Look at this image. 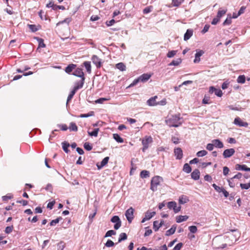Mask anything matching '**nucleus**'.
Instances as JSON below:
<instances>
[{
  "label": "nucleus",
  "mask_w": 250,
  "mask_h": 250,
  "mask_svg": "<svg viewBox=\"0 0 250 250\" xmlns=\"http://www.w3.org/2000/svg\"><path fill=\"white\" fill-rule=\"evenodd\" d=\"M180 114L171 115L166 120V124L170 127H178L180 126L182 122L181 121Z\"/></svg>",
  "instance_id": "nucleus-1"
},
{
  "label": "nucleus",
  "mask_w": 250,
  "mask_h": 250,
  "mask_svg": "<svg viewBox=\"0 0 250 250\" xmlns=\"http://www.w3.org/2000/svg\"><path fill=\"white\" fill-rule=\"evenodd\" d=\"M163 178L159 176H155L153 177L151 181L150 189L153 191H156L157 187L160 185Z\"/></svg>",
  "instance_id": "nucleus-2"
},
{
  "label": "nucleus",
  "mask_w": 250,
  "mask_h": 250,
  "mask_svg": "<svg viewBox=\"0 0 250 250\" xmlns=\"http://www.w3.org/2000/svg\"><path fill=\"white\" fill-rule=\"evenodd\" d=\"M153 142L152 138L151 136H145L142 140V143L143 146L142 151L145 152L148 148L149 145Z\"/></svg>",
  "instance_id": "nucleus-3"
},
{
  "label": "nucleus",
  "mask_w": 250,
  "mask_h": 250,
  "mask_svg": "<svg viewBox=\"0 0 250 250\" xmlns=\"http://www.w3.org/2000/svg\"><path fill=\"white\" fill-rule=\"evenodd\" d=\"M111 222L115 223L114 229L116 230L118 229L121 226L122 222L119 217L117 215L113 216L111 219Z\"/></svg>",
  "instance_id": "nucleus-4"
},
{
  "label": "nucleus",
  "mask_w": 250,
  "mask_h": 250,
  "mask_svg": "<svg viewBox=\"0 0 250 250\" xmlns=\"http://www.w3.org/2000/svg\"><path fill=\"white\" fill-rule=\"evenodd\" d=\"M134 209L132 207L129 208L127 210H126L125 213V215L126 217V219L128 222L130 223H131L132 220L134 218Z\"/></svg>",
  "instance_id": "nucleus-5"
},
{
  "label": "nucleus",
  "mask_w": 250,
  "mask_h": 250,
  "mask_svg": "<svg viewBox=\"0 0 250 250\" xmlns=\"http://www.w3.org/2000/svg\"><path fill=\"white\" fill-rule=\"evenodd\" d=\"M233 124L236 125H238L240 127L244 126V127H248V123L247 122H243L239 117H237L235 118Z\"/></svg>",
  "instance_id": "nucleus-6"
},
{
  "label": "nucleus",
  "mask_w": 250,
  "mask_h": 250,
  "mask_svg": "<svg viewBox=\"0 0 250 250\" xmlns=\"http://www.w3.org/2000/svg\"><path fill=\"white\" fill-rule=\"evenodd\" d=\"M235 152L234 148L225 149L223 153V157L225 158H229L235 153Z\"/></svg>",
  "instance_id": "nucleus-7"
},
{
  "label": "nucleus",
  "mask_w": 250,
  "mask_h": 250,
  "mask_svg": "<svg viewBox=\"0 0 250 250\" xmlns=\"http://www.w3.org/2000/svg\"><path fill=\"white\" fill-rule=\"evenodd\" d=\"M156 214L155 211L149 212L147 211L145 213V217L142 219L141 222L144 223L146 221L150 219L152 217H153Z\"/></svg>",
  "instance_id": "nucleus-8"
},
{
  "label": "nucleus",
  "mask_w": 250,
  "mask_h": 250,
  "mask_svg": "<svg viewBox=\"0 0 250 250\" xmlns=\"http://www.w3.org/2000/svg\"><path fill=\"white\" fill-rule=\"evenodd\" d=\"M73 75L78 77H80L82 79L85 78L84 76V73L82 68H77L75 69L74 72L73 73Z\"/></svg>",
  "instance_id": "nucleus-9"
},
{
  "label": "nucleus",
  "mask_w": 250,
  "mask_h": 250,
  "mask_svg": "<svg viewBox=\"0 0 250 250\" xmlns=\"http://www.w3.org/2000/svg\"><path fill=\"white\" fill-rule=\"evenodd\" d=\"M175 155L177 159L180 160L183 157V151L181 148L178 147L174 149Z\"/></svg>",
  "instance_id": "nucleus-10"
},
{
  "label": "nucleus",
  "mask_w": 250,
  "mask_h": 250,
  "mask_svg": "<svg viewBox=\"0 0 250 250\" xmlns=\"http://www.w3.org/2000/svg\"><path fill=\"white\" fill-rule=\"evenodd\" d=\"M92 61L94 64L96 65L97 67L101 66V60L96 55H93L92 57Z\"/></svg>",
  "instance_id": "nucleus-11"
},
{
  "label": "nucleus",
  "mask_w": 250,
  "mask_h": 250,
  "mask_svg": "<svg viewBox=\"0 0 250 250\" xmlns=\"http://www.w3.org/2000/svg\"><path fill=\"white\" fill-rule=\"evenodd\" d=\"M214 147L221 148L224 147L223 143L219 139H214L211 141Z\"/></svg>",
  "instance_id": "nucleus-12"
},
{
  "label": "nucleus",
  "mask_w": 250,
  "mask_h": 250,
  "mask_svg": "<svg viewBox=\"0 0 250 250\" xmlns=\"http://www.w3.org/2000/svg\"><path fill=\"white\" fill-rule=\"evenodd\" d=\"M200 172L197 169L194 170L191 174V178L194 180H198L200 178Z\"/></svg>",
  "instance_id": "nucleus-13"
},
{
  "label": "nucleus",
  "mask_w": 250,
  "mask_h": 250,
  "mask_svg": "<svg viewBox=\"0 0 250 250\" xmlns=\"http://www.w3.org/2000/svg\"><path fill=\"white\" fill-rule=\"evenodd\" d=\"M236 170H244L246 171H250V168L248 167L245 165H239L237 164L236 165L235 167Z\"/></svg>",
  "instance_id": "nucleus-14"
},
{
  "label": "nucleus",
  "mask_w": 250,
  "mask_h": 250,
  "mask_svg": "<svg viewBox=\"0 0 250 250\" xmlns=\"http://www.w3.org/2000/svg\"><path fill=\"white\" fill-rule=\"evenodd\" d=\"M193 30L191 29H188L187 30L186 33L184 35V39L185 41H187L190 39V38L193 35Z\"/></svg>",
  "instance_id": "nucleus-15"
},
{
  "label": "nucleus",
  "mask_w": 250,
  "mask_h": 250,
  "mask_svg": "<svg viewBox=\"0 0 250 250\" xmlns=\"http://www.w3.org/2000/svg\"><path fill=\"white\" fill-rule=\"evenodd\" d=\"M157 98V96H155L153 97H151L149 100H147V103L150 106H154L158 104H157L156 102V99Z\"/></svg>",
  "instance_id": "nucleus-16"
},
{
  "label": "nucleus",
  "mask_w": 250,
  "mask_h": 250,
  "mask_svg": "<svg viewBox=\"0 0 250 250\" xmlns=\"http://www.w3.org/2000/svg\"><path fill=\"white\" fill-rule=\"evenodd\" d=\"M78 90V87H74L73 89L71 91L70 93L69 94L67 99V102H66V105L68 104V103L69 101H70L72 98L73 97L74 95L76 93V91Z\"/></svg>",
  "instance_id": "nucleus-17"
},
{
  "label": "nucleus",
  "mask_w": 250,
  "mask_h": 250,
  "mask_svg": "<svg viewBox=\"0 0 250 250\" xmlns=\"http://www.w3.org/2000/svg\"><path fill=\"white\" fill-rule=\"evenodd\" d=\"M151 77V75L147 74V73H145L139 77L140 79L141 80V82H146L147 81H148L149 78Z\"/></svg>",
  "instance_id": "nucleus-18"
},
{
  "label": "nucleus",
  "mask_w": 250,
  "mask_h": 250,
  "mask_svg": "<svg viewBox=\"0 0 250 250\" xmlns=\"http://www.w3.org/2000/svg\"><path fill=\"white\" fill-rule=\"evenodd\" d=\"M188 201V198L186 195H183L179 197V203L180 204H184Z\"/></svg>",
  "instance_id": "nucleus-19"
},
{
  "label": "nucleus",
  "mask_w": 250,
  "mask_h": 250,
  "mask_svg": "<svg viewBox=\"0 0 250 250\" xmlns=\"http://www.w3.org/2000/svg\"><path fill=\"white\" fill-rule=\"evenodd\" d=\"M204 54V52L202 50H200L197 52L195 55V59L194 60V63L199 62L200 61V57Z\"/></svg>",
  "instance_id": "nucleus-20"
},
{
  "label": "nucleus",
  "mask_w": 250,
  "mask_h": 250,
  "mask_svg": "<svg viewBox=\"0 0 250 250\" xmlns=\"http://www.w3.org/2000/svg\"><path fill=\"white\" fill-rule=\"evenodd\" d=\"M76 65L74 64H70L68 65L65 69V71L67 73H70L72 71L76 68Z\"/></svg>",
  "instance_id": "nucleus-21"
},
{
  "label": "nucleus",
  "mask_w": 250,
  "mask_h": 250,
  "mask_svg": "<svg viewBox=\"0 0 250 250\" xmlns=\"http://www.w3.org/2000/svg\"><path fill=\"white\" fill-rule=\"evenodd\" d=\"M176 227L177 226L176 225H173L170 229L166 231V235L167 236H169L174 234L176 230Z\"/></svg>",
  "instance_id": "nucleus-22"
},
{
  "label": "nucleus",
  "mask_w": 250,
  "mask_h": 250,
  "mask_svg": "<svg viewBox=\"0 0 250 250\" xmlns=\"http://www.w3.org/2000/svg\"><path fill=\"white\" fill-rule=\"evenodd\" d=\"M188 217L187 215H179L176 217V222L181 223L183 221H186L188 219Z\"/></svg>",
  "instance_id": "nucleus-23"
},
{
  "label": "nucleus",
  "mask_w": 250,
  "mask_h": 250,
  "mask_svg": "<svg viewBox=\"0 0 250 250\" xmlns=\"http://www.w3.org/2000/svg\"><path fill=\"white\" fill-rule=\"evenodd\" d=\"M109 159V157H105L101 162V165L100 166L98 165H97V167H98V169H101V168H102L103 167H104V166H105L108 162V160Z\"/></svg>",
  "instance_id": "nucleus-24"
},
{
  "label": "nucleus",
  "mask_w": 250,
  "mask_h": 250,
  "mask_svg": "<svg viewBox=\"0 0 250 250\" xmlns=\"http://www.w3.org/2000/svg\"><path fill=\"white\" fill-rule=\"evenodd\" d=\"M116 68L119 69L122 71H125L126 70V66L123 62H119L116 64Z\"/></svg>",
  "instance_id": "nucleus-25"
},
{
  "label": "nucleus",
  "mask_w": 250,
  "mask_h": 250,
  "mask_svg": "<svg viewBox=\"0 0 250 250\" xmlns=\"http://www.w3.org/2000/svg\"><path fill=\"white\" fill-rule=\"evenodd\" d=\"M85 78H83L79 82H77L75 83V86L74 87H78V89L83 87L84 83Z\"/></svg>",
  "instance_id": "nucleus-26"
},
{
  "label": "nucleus",
  "mask_w": 250,
  "mask_h": 250,
  "mask_svg": "<svg viewBox=\"0 0 250 250\" xmlns=\"http://www.w3.org/2000/svg\"><path fill=\"white\" fill-rule=\"evenodd\" d=\"M99 131V128H96L94 129L92 131H88V134L90 136H94L97 137L98 136V132Z\"/></svg>",
  "instance_id": "nucleus-27"
},
{
  "label": "nucleus",
  "mask_w": 250,
  "mask_h": 250,
  "mask_svg": "<svg viewBox=\"0 0 250 250\" xmlns=\"http://www.w3.org/2000/svg\"><path fill=\"white\" fill-rule=\"evenodd\" d=\"M83 64L85 67L87 72L88 73H90L91 72L90 62H84Z\"/></svg>",
  "instance_id": "nucleus-28"
},
{
  "label": "nucleus",
  "mask_w": 250,
  "mask_h": 250,
  "mask_svg": "<svg viewBox=\"0 0 250 250\" xmlns=\"http://www.w3.org/2000/svg\"><path fill=\"white\" fill-rule=\"evenodd\" d=\"M183 171L187 173H189L191 171V167L188 163H186L184 165Z\"/></svg>",
  "instance_id": "nucleus-29"
},
{
  "label": "nucleus",
  "mask_w": 250,
  "mask_h": 250,
  "mask_svg": "<svg viewBox=\"0 0 250 250\" xmlns=\"http://www.w3.org/2000/svg\"><path fill=\"white\" fill-rule=\"evenodd\" d=\"M181 62H182V59L181 58H178L176 60H173L169 63V65L178 66L181 63Z\"/></svg>",
  "instance_id": "nucleus-30"
},
{
  "label": "nucleus",
  "mask_w": 250,
  "mask_h": 250,
  "mask_svg": "<svg viewBox=\"0 0 250 250\" xmlns=\"http://www.w3.org/2000/svg\"><path fill=\"white\" fill-rule=\"evenodd\" d=\"M62 149L64 150V151L66 153H68L69 152L68 147L70 146L69 144L66 142H63L62 143Z\"/></svg>",
  "instance_id": "nucleus-31"
},
{
  "label": "nucleus",
  "mask_w": 250,
  "mask_h": 250,
  "mask_svg": "<svg viewBox=\"0 0 250 250\" xmlns=\"http://www.w3.org/2000/svg\"><path fill=\"white\" fill-rule=\"evenodd\" d=\"M65 247V243L61 241L57 244V250H63Z\"/></svg>",
  "instance_id": "nucleus-32"
},
{
  "label": "nucleus",
  "mask_w": 250,
  "mask_h": 250,
  "mask_svg": "<svg viewBox=\"0 0 250 250\" xmlns=\"http://www.w3.org/2000/svg\"><path fill=\"white\" fill-rule=\"evenodd\" d=\"M127 238V235L125 233L122 232L119 235L118 239V243L121 242L122 241L126 240Z\"/></svg>",
  "instance_id": "nucleus-33"
},
{
  "label": "nucleus",
  "mask_w": 250,
  "mask_h": 250,
  "mask_svg": "<svg viewBox=\"0 0 250 250\" xmlns=\"http://www.w3.org/2000/svg\"><path fill=\"white\" fill-rule=\"evenodd\" d=\"M140 176L142 178H146L149 176V172L148 171L144 170L141 172Z\"/></svg>",
  "instance_id": "nucleus-34"
},
{
  "label": "nucleus",
  "mask_w": 250,
  "mask_h": 250,
  "mask_svg": "<svg viewBox=\"0 0 250 250\" xmlns=\"http://www.w3.org/2000/svg\"><path fill=\"white\" fill-rule=\"evenodd\" d=\"M113 138L118 143H123L124 140L118 134H113Z\"/></svg>",
  "instance_id": "nucleus-35"
},
{
  "label": "nucleus",
  "mask_w": 250,
  "mask_h": 250,
  "mask_svg": "<svg viewBox=\"0 0 250 250\" xmlns=\"http://www.w3.org/2000/svg\"><path fill=\"white\" fill-rule=\"evenodd\" d=\"M69 129L70 131H77L78 130V127L75 123L71 122L70 124Z\"/></svg>",
  "instance_id": "nucleus-36"
},
{
  "label": "nucleus",
  "mask_w": 250,
  "mask_h": 250,
  "mask_svg": "<svg viewBox=\"0 0 250 250\" xmlns=\"http://www.w3.org/2000/svg\"><path fill=\"white\" fill-rule=\"evenodd\" d=\"M177 203L175 201L169 202L167 204V208L170 209H173L174 210V208L176 207Z\"/></svg>",
  "instance_id": "nucleus-37"
},
{
  "label": "nucleus",
  "mask_w": 250,
  "mask_h": 250,
  "mask_svg": "<svg viewBox=\"0 0 250 250\" xmlns=\"http://www.w3.org/2000/svg\"><path fill=\"white\" fill-rule=\"evenodd\" d=\"M227 12V10H221L220 9L217 13V17L220 19V18L223 16Z\"/></svg>",
  "instance_id": "nucleus-38"
},
{
  "label": "nucleus",
  "mask_w": 250,
  "mask_h": 250,
  "mask_svg": "<svg viewBox=\"0 0 250 250\" xmlns=\"http://www.w3.org/2000/svg\"><path fill=\"white\" fill-rule=\"evenodd\" d=\"M94 115V112L91 111L87 114H82L79 116V117L81 118H87V117L92 116Z\"/></svg>",
  "instance_id": "nucleus-39"
},
{
  "label": "nucleus",
  "mask_w": 250,
  "mask_h": 250,
  "mask_svg": "<svg viewBox=\"0 0 250 250\" xmlns=\"http://www.w3.org/2000/svg\"><path fill=\"white\" fill-rule=\"evenodd\" d=\"M184 0H172V3L174 6H179Z\"/></svg>",
  "instance_id": "nucleus-40"
},
{
  "label": "nucleus",
  "mask_w": 250,
  "mask_h": 250,
  "mask_svg": "<svg viewBox=\"0 0 250 250\" xmlns=\"http://www.w3.org/2000/svg\"><path fill=\"white\" fill-rule=\"evenodd\" d=\"M246 78L244 75H240L239 76L237 80V81L238 83H244L245 82Z\"/></svg>",
  "instance_id": "nucleus-41"
},
{
  "label": "nucleus",
  "mask_w": 250,
  "mask_h": 250,
  "mask_svg": "<svg viewBox=\"0 0 250 250\" xmlns=\"http://www.w3.org/2000/svg\"><path fill=\"white\" fill-rule=\"evenodd\" d=\"M116 234V232L115 231L113 230H109L107 231L104 236V237H108L111 236L112 235H115Z\"/></svg>",
  "instance_id": "nucleus-42"
},
{
  "label": "nucleus",
  "mask_w": 250,
  "mask_h": 250,
  "mask_svg": "<svg viewBox=\"0 0 250 250\" xmlns=\"http://www.w3.org/2000/svg\"><path fill=\"white\" fill-rule=\"evenodd\" d=\"M208 154V152L205 150H202L198 151L196 153V155L198 157H203Z\"/></svg>",
  "instance_id": "nucleus-43"
},
{
  "label": "nucleus",
  "mask_w": 250,
  "mask_h": 250,
  "mask_svg": "<svg viewBox=\"0 0 250 250\" xmlns=\"http://www.w3.org/2000/svg\"><path fill=\"white\" fill-rule=\"evenodd\" d=\"M38 42H39V46L38 48H43L45 47V44L43 42V40L41 38H38Z\"/></svg>",
  "instance_id": "nucleus-44"
},
{
  "label": "nucleus",
  "mask_w": 250,
  "mask_h": 250,
  "mask_svg": "<svg viewBox=\"0 0 250 250\" xmlns=\"http://www.w3.org/2000/svg\"><path fill=\"white\" fill-rule=\"evenodd\" d=\"M177 50L170 51L167 53V56L168 58H172L176 55V54L177 53Z\"/></svg>",
  "instance_id": "nucleus-45"
},
{
  "label": "nucleus",
  "mask_w": 250,
  "mask_h": 250,
  "mask_svg": "<svg viewBox=\"0 0 250 250\" xmlns=\"http://www.w3.org/2000/svg\"><path fill=\"white\" fill-rule=\"evenodd\" d=\"M62 219V217H58L56 219L53 220L50 223V226H55L56 224L58 223L60 220Z\"/></svg>",
  "instance_id": "nucleus-46"
},
{
  "label": "nucleus",
  "mask_w": 250,
  "mask_h": 250,
  "mask_svg": "<svg viewBox=\"0 0 250 250\" xmlns=\"http://www.w3.org/2000/svg\"><path fill=\"white\" fill-rule=\"evenodd\" d=\"M160 228V226L159 225V221H155L153 222V229L155 231H157Z\"/></svg>",
  "instance_id": "nucleus-47"
},
{
  "label": "nucleus",
  "mask_w": 250,
  "mask_h": 250,
  "mask_svg": "<svg viewBox=\"0 0 250 250\" xmlns=\"http://www.w3.org/2000/svg\"><path fill=\"white\" fill-rule=\"evenodd\" d=\"M83 147L84 149L87 151H90L92 149V146L90 145L89 143H85L84 144Z\"/></svg>",
  "instance_id": "nucleus-48"
},
{
  "label": "nucleus",
  "mask_w": 250,
  "mask_h": 250,
  "mask_svg": "<svg viewBox=\"0 0 250 250\" xmlns=\"http://www.w3.org/2000/svg\"><path fill=\"white\" fill-rule=\"evenodd\" d=\"M188 229L190 232L195 233L197 231V228L195 226H191L188 227Z\"/></svg>",
  "instance_id": "nucleus-49"
},
{
  "label": "nucleus",
  "mask_w": 250,
  "mask_h": 250,
  "mask_svg": "<svg viewBox=\"0 0 250 250\" xmlns=\"http://www.w3.org/2000/svg\"><path fill=\"white\" fill-rule=\"evenodd\" d=\"M231 17H228L223 22L224 25H229L231 23Z\"/></svg>",
  "instance_id": "nucleus-50"
},
{
  "label": "nucleus",
  "mask_w": 250,
  "mask_h": 250,
  "mask_svg": "<svg viewBox=\"0 0 250 250\" xmlns=\"http://www.w3.org/2000/svg\"><path fill=\"white\" fill-rule=\"evenodd\" d=\"M214 93L216 96L220 97H221L223 95L222 91L220 89L215 88Z\"/></svg>",
  "instance_id": "nucleus-51"
},
{
  "label": "nucleus",
  "mask_w": 250,
  "mask_h": 250,
  "mask_svg": "<svg viewBox=\"0 0 250 250\" xmlns=\"http://www.w3.org/2000/svg\"><path fill=\"white\" fill-rule=\"evenodd\" d=\"M105 246L107 247H111L114 246V243L111 240H108L105 244Z\"/></svg>",
  "instance_id": "nucleus-52"
},
{
  "label": "nucleus",
  "mask_w": 250,
  "mask_h": 250,
  "mask_svg": "<svg viewBox=\"0 0 250 250\" xmlns=\"http://www.w3.org/2000/svg\"><path fill=\"white\" fill-rule=\"evenodd\" d=\"M13 229V226H8V227H7L5 228V232L6 233L9 234V233H11Z\"/></svg>",
  "instance_id": "nucleus-53"
},
{
  "label": "nucleus",
  "mask_w": 250,
  "mask_h": 250,
  "mask_svg": "<svg viewBox=\"0 0 250 250\" xmlns=\"http://www.w3.org/2000/svg\"><path fill=\"white\" fill-rule=\"evenodd\" d=\"M57 126L63 131H66L68 129L67 126L65 124L58 125Z\"/></svg>",
  "instance_id": "nucleus-54"
},
{
  "label": "nucleus",
  "mask_w": 250,
  "mask_h": 250,
  "mask_svg": "<svg viewBox=\"0 0 250 250\" xmlns=\"http://www.w3.org/2000/svg\"><path fill=\"white\" fill-rule=\"evenodd\" d=\"M240 187L242 189H248L250 188V185L248 184H240Z\"/></svg>",
  "instance_id": "nucleus-55"
},
{
  "label": "nucleus",
  "mask_w": 250,
  "mask_h": 250,
  "mask_svg": "<svg viewBox=\"0 0 250 250\" xmlns=\"http://www.w3.org/2000/svg\"><path fill=\"white\" fill-rule=\"evenodd\" d=\"M139 82H141V80L139 77L138 79L134 80L133 82L129 85V87H132L136 85Z\"/></svg>",
  "instance_id": "nucleus-56"
},
{
  "label": "nucleus",
  "mask_w": 250,
  "mask_h": 250,
  "mask_svg": "<svg viewBox=\"0 0 250 250\" xmlns=\"http://www.w3.org/2000/svg\"><path fill=\"white\" fill-rule=\"evenodd\" d=\"M206 148L209 151L212 150L214 148V146L213 145V143L211 142V143H209L207 144L206 146Z\"/></svg>",
  "instance_id": "nucleus-57"
},
{
  "label": "nucleus",
  "mask_w": 250,
  "mask_h": 250,
  "mask_svg": "<svg viewBox=\"0 0 250 250\" xmlns=\"http://www.w3.org/2000/svg\"><path fill=\"white\" fill-rule=\"evenodd\" d=\"M183 246V244L182 243H179L174 247L173 250H180Z\"/></svg>",
  "instance_id": "nucleus-58"
},
{
  "label": "nucleus",
  "mask_w": 250,
  "mask_h": 250,
  "mask_svg": "<svg viewBox=\"0 0 250 250\" xmlns=\"http://www.w3.org/2000/svg\"><path fill=\"white\" fill-rule=\"evenodd\" d=\"M109 99L104 98H100L96 101V103L98 104H102L104 101H108Z\"/></svg>",
  "instance_id": "nucleus-59"
},
{
  "label": "nucleus",
  "mask_w": 250,
  "mask_h": 250,
  "mask_svg": "<svg viewBox=\"0 0 250 250\" xmlns=\"http://www.w3.org/2000/svg\"><path fill=\"white\" fill-rule=\"evenodd\" d=\"M210 27V25L208 24H206L203 28V29L202 30V33L203 34H204L208 32V29Z\"/></svg>",
  "instance_id": "nucleus-60"
},
{
  "label": "nucleus",
  "mask_w": 250,
  "mask_h": 250,
  "mask_svg": "<svg viewBox=\"0 0 250 250\" xmlns=\"http://www.w3.org/2000/svg\"><path fill=\"white\" fill-rule=\"evenodd\" d=\"M28 26H29V27L30 29L32 32H36L38 30L37 27H36V26L35 25L29 24V25H28Z\"/></svg>",
  "instance_id": "nucleus-61"
},
{
  "label": "nucleus",
  "mask_w": 250,
  "mask_h": 250,
  "mask_svg": "<svg viewBox=\"0 0 250 250\" xmlns=\"http://www.w3.org/2000/svg\"><path fill=\"white\" fill-rule=\"evenodd\" d=\"M242 177V174L240 172H238L237 174L234 176L232 178H231V180H234V179H239L241 178Z\"/></svg>",
  "instance_id": "nucleus-62"
},
{
  "label": "nucleus",
  "mask_w": 250,
  "mask_h": 250,
  "mask_svg": "<svg viewBox=\"0 0 250 250\" xmlns=\"http://www.w3.org/2000/svg\"><path fill=\"white\" fill-rule=\"evenodd\" d=\"M55 204V201H53L52 202H49L47 206V208H49L50 209H52Z\"/></svg>",
  "instance_id": "nucleus-63"
},
{
  "label": "nucleus",
  "mask_w": 250,
  "mask_h": 250,
  "mask_svg": "<svg viewBox=\"0 0 250 250\" xmlns=\"http://www.w3.org/2000/svg\"><path fill=\"white\" fill-rule=\"evenodd\" d=\"M204 179L205 181L209 182H211L212 180L211 177L208 174H207L204 176Z\"/></svg>",
  "instance_id": "nucleus-64"
}]
</instances>
